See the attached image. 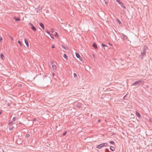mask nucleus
I'll use <instances>...</instances> for the list:
<instances>
[{
  "label": "nucleus",
  "mask_w": 152,
  "mask_h": 152,
  "mask_svg": "<svg viewBox=\"0 0 152 152\" xmlns=\"http://www.w3.org/2000/svg\"><path fill=\"white\" fill-rule=\"evenodd\" d=\"M93 57L94 58H95V55L94 54H93Z\"/></svg>",
  "instance_id": "obj_36"
},
{
  "label": "nucleus",
  "mask_w": 152,
  "mask_h": 152,
  "mask_svg": "<svg viewBox=\"0 0 152 152\" xmlns=\"http://www.w3.org/2000/svg\"><path fill=\"white\" fill-rule=\"evenodd\" d=\"M105 152H109V150L107 148H106L105 150Z\"/></svg>",
  "instance_id": "obj_34"
},
{
  "label": "nucleus",
  "mask_w": 152,
  "mask_h": 152,
  "mask_svg": "<svg viewBox=\"0 0 152 152\" xmlns=\"http://www.w3.org/2000/svg\"><path fill=\"white\" fill-rule=\"evenodd\" d=\"M62 48L66 50H67L68 49L66 47L64 46L63 45H62Z\"/></svg>",
  "instance_id": "obj_17"
},
{
  "label": "nucleus",
  "mask_w": 152,
  "mask_h": 152,
  "mask_svg": "<svg viewBox=\"0 0 152 152\" xmlns=\"http://www.w3.org/2000/svg\"><path fill=\"white\" fill-rule=\"evenodd\" d=\"M52 75H53V76H54L55 74L54 73H53Z\"/></svg>",
  "instance_id": "obj_42"
},
{
  "label": "nucleus",
  "mask_w": 152,
  "mask_h": 152,
  "mask_svg": "<svg viewBox=\"0 0 152 152\" xmlns=\"http://www.w3.org/2000/svg\"><path fill=\"white\" fill-rule=\"evenodd\" d=\"M136 114L137 116L139 118H140L141 117V116L140 115V114L138 112L136 111Z\"/></svg>",
  "instance_id": "obj_10"
},
{
  "label": "nucleus",
  "mask_w": 152,
  "mask_h": 152,
  "mask_svg": "<svg viewBox=\"0 0 152 152\" xmlns=\"http://www.w3.org/2000/svg\"><path fill=\"white\" fill-rule=\"evenodd\" d=\"M116 1L120 5L121 7L123 8L124 9L126 8L125 7L124 5L123 4L121 1L120 0H116Z\"/></svg>",
  "instance_id": "obj_3"
},
{
  "label": "nucleus",
  "mask_w": 152,
  "mask_h": 152,
  "mask_svg": "<svg viewBox=\"0 0 152 152\" xmlns=\"http://www.w3.org/2000/svg\"><path fill=\"white\" fill-rule=\"evenodd\" d=\"M110 150L113 151L115 150V148L113 147L110 146Z\"/></svg>",
  "instance_id": "obj_15"
},
{
  "label": "nucleus",
  "mask_w": 152,
  "mask_h": 152,
  "mask_svg": "<svg viewBox=\"0 0 152 152\" xmlns=\"http://www.w3.org/2000/svg\"><path fill=\"white\" fill-rule=\"evenodd\" d=\"M102 147H103V146L102 145V143L96 146V148L99 149H100Z\"/></svg>",
  "instance_id": "obj_7"
},
{
  "label": "nucleus",
  "mask_w": 152,
  "mask_h": 152,
  "mask_svg": "<svg viewBox=\"0 0 152 152\" xmlns=\"http://www.w3.org/2000/svg\"><path fill=\"white\" fill-rule=\"evenodd\" d=\"M13 19H20V18L19 17H14Z\"/></svg>",
  "instance_id": "obj_27"
},
{
  "label": "nucleus",
  "mask_w": 152,
  "mask_h": 152,
  "mask_svg": "<svg viewBox=\"0 0 152 152\" xmlns=\"http://www.w3.org/2000/svg\"><path fill=\"white\" fill-rule=\"evenodd\" d=\"M102 145L103 147L107 146L108 145V144L107 143H102Z\"/></svg>",
  "instance_id": "obj_13"
},
{
  "label": "nucleus",
  "mask_w": 152,
  "mask_h": 152,
  "mask_svg": "<svg viewBox=\"0 0 152 152\" xmlns=\"http://www.w3.org/2000/svg\"><path fill=\"white\" fill-rule=\"evenodd\" d=\"M48 34H50V32L48 31L47 30H46L45 31Z\"/></svg>",
  "instance_id": "obj_33"
},
{
  "label": "nucleus",
  "mask_w": 152,
  "mask_h": 152,
  "mask_svg": "<svg viewBox=\"0 0 152 152\" xmlns=\"http://www.w3.org/2000/svg\"><path fill=\"white\" fill-rule=\"evenodd\" d=\"M30 137V135L29 134H26V137L28 138Z\"/></svg>",
  "instance_id": "obj_25"
},
{
  "label": "nucleus",
  "mask_w": 152,
  "mask_h": 152,
  "mask_svg": "<svg viewBox=\"0 0 152 152\" xmlns=\"http://www.w3.org/2000/svg\"><path fill=\"white\" fill-rule=\"evenodd\" d=\"M51 31H52V33H53V32H54V30H53V28H52V29H51Z\"/></svg>",
  "instance_id": "obj_38"
},
{
  "label": "nucleus",
  "mask_w": 152,
  "mask_h": 152,
  "mask_svg": "<svg viewBox=\"0 0 152 152\" xmlns=\"http://www.w3.org/2000/svg\"><path fill=\"white\" fill-rule=\"evenodd\" d=\"M18 43L20 45V46H21L22 45L21 42L20 41H18Z\"/></svg>",
  "instance_id": "obj_26"
},
{
  "label": "nucleus",
  "mask_w": 152,
  "mask_h": 152,
  "mask_svg": "<svg viewBox=\"0 0 152 152\" xmlns=\"http://www.w3.org/2000/svg\"><path fill=\"white\" fill-rule=\"evenodd\" d=\"M8 36L10 38V39H11L12 41H13L14 40V39H13L12 37L11 36H10V35H9Z\"/></svg>",
  "instance_id": "obj_24"
},
{
  "label": "nucleus",
  "mask_w": 152,
  "mask_h": 152,
  "mask_svg": "<svg viewBox=\"0 0 152 152\" xmlns=\"http://www.w3.org/2000/svg\"><path fill=\"white\" fill-rule=\"evenodd\" d=\"M50 37H51L52 39H54V37L53 36H51V35H50Z\"/></svg>",
  "instance_id": "obj_37"
},
{
  "label": "nucleus",
  "mask_w": 152,
  "mask_h": 152,
  "mask_svg": "<svg viewBox=\"0 0 152 152\" xmlns=\"http://www.w3.org/2000/svg\"><path fill=\"white\" fill-rule=\"evenodd\" d=\"M36 120V118H34L33 119V121H35Z\"/></svg>",
  "instance_id": "obj_40"
},
{
  "label": "nucleus",
  "mask_w": 152,
  "mask_h": 152,
  "mask_svg": "<svg viewBox=\"0 0 152 152\" xmlns=\"http://www.w3.org/2000/svg\"><path fill=\"white\" fill-rule=\"evenodd\" d=\"M109 142L110 143L113 144V145H114V144H115L114 142L113 141H110Z\"/></svg>",
  "instance_id": "obj_22"
},
{
  "label": "nucleus",
  "mask_w": 152,
  "mask_h": 152,
  "mask_svg": "<svg viewBox=\"0 0 152 152\" xmlns=\"http://www.w3.org/2000/svg\"><path fill=\"white\" fill-rule=\"evenodd\" d=\"M3 40L2 37L1 36H0V42H1Z\"/></svg>",
  "instance_id": "obj_32"
},
{
  "label": "nucleus",
  "mask_w": 152,
  "mask_h": 152,
  "mask_svg": "<svg viewBox=\"0 0 152 152\" xmlns=\"http://www.w3.org/2000/svg\"><path fill=\"white\" fill-rule=\"evenodd\" d=\"M75 55L76 57L78 58H79L80 60H81V59H82V58L80 57L79 54L77 53H76Z\"/></svg>",
  "instance_id": "obj_6"
},
{
  "label": "nucleus",
  "mask_w": 152,
  "mask_h": 152,
  "mask_svg": "<svg viewBox=\"0 0 152 152\" xmlns=\"http://www.w3.org/2000/svg\"><path fill=\"white\" fill-rule=\"evenodd\" d=\"M17 142V144H18V142Z\"/></svg>",
  "instance_id": "obj_49"
},
{
  "label": "nucleus",
  "mask_w": 152,
  "mask_h": 152,
  "mask_svg": "<svg viewBox=\"0 0 152 152\" xmlns=\"http://www.w3.org/2000/svg\"><path fill=\"white\" fill-rule=\"evenodd\" d=\"M93 47L94 48L96 49L97 48V46L96 44L95 43H94L92 45Z\"/></svg>",
  "instance_id": "obj_12"
},
{
  "label": "nucleus",
  "mask_w": 152,
  "mask_h": 152,
  "mask_svg": "<svg viewBox=\"0 0 152 152\" xmlns=\"http://www.w3.org/2000/svg\"><path fill=\"white\" fill-rule=\"evenodd\" d=\"M81 105L82 104L81 103L79 102H77L75 104L76 106L78 108L81 107Z\"/></svg>",
  "instance_id": "obj_5"
},
{
  "label": "nucleus",
  "mask_w": 152,
  "mask_h": 152,
  "mask_svg": "<svg viewBox=\"0 0 152 152\" xmlns=\"http://www.w3.org/2000/svg\"><path fill=\"white\" fill-rule=\"evenodd\" d=\"M17 142V141H16V142Z\"/></svg>",
  "instance_id": "obj_46"
},
{
  "label": "nucleus",
  "mask_w": 152,
  "mask_h": 152,
  "mask_svg": "<svg viewBox=\"0 0 152 152\" xmlns=\"http://www.w3.org/2000/svg\"><path fill=\"white\" fill-rule=\"evenodd\" d=\"M17 142V144H18V142Z\"/></svg>",
  "instance_id": "obj_48"
},
{
  "label": "nucleus",
  "mask_w": 152,
  "mask_h": 152,
  "mask_svg": "<svg viewBox=\"0 0 152 152\" xmlns=\"http://www.w3.org/2000/svg\"><path fill=\"white\" fill-rule=\"evenodd\" d=\"M73 75H74V76L75 77H76L77 76V74L75 73H74Z\"/></svg>",
  "instance_id": "obj_31"
},
{
  "label": "nucleus",
  "mask_w": 152,
  "mask_h": 152,
  "mask_svg": "<svg viewBox=\"0 0 152 152\" xmlns=\"http://www.w3.org/2000/svg\"><path fill=\"white\" fill-rule=\"evenodd\" d=\"M144 83V81L143 80H139L136 81L134 83L132 84V86H137L138 85L139 86L140 85H143Z\"/></svg>",
  "instance_id": "obj_2"
},
{
  "label": "nucleus",
  "mask_w": 152,
  "mask_h": 152,
  "mask_svg": "<svg viewBox=\"0 0 152 152\" xmlns=\"http://www.w3.org/2000/svg\"><path fill=\"white\" fill-rule=\"evenodd\" d=\"M45 77H47V76L45 75Z\"/></svg>",
  "instance_id": "obj_50"
},
{
  "label": "nucleus",
  "mask_w": 152,
  "mask_h": 152,
  "mask_svg": "<svg viewBox=\"0 0 152 152\" xmlns=\"http://www.w3.org/2000/svg\"><path fill=\"white\" fill-rule=\"evenodd\" d=\"M101 45H102V47H107V46L106 45H105V44H102H102Z\"/></svg>",
  "instance_id": "obj_23"
},
{
  "label": "nucleus",
  "mask_w": 152,
  "mask_h": 152,
  "mask_svg": "<svg viewBox=\"0 0 152 152\" xmlns=\"http://www.w3.org/2000/svg\"><path fill=\"white\" fill-rule=\"evenodd\" d=\"M63 57L65 58L66 60L68 59V57L67 55L65 54L64 53V54Z\"/></svg>",
  "instance_id": "obj_14"
},
{
  "label": "nucleus",
  "mask_w": 152,
  "mask_h": 152,
  "mask_svg": "<svg viewBox=\"0 0 152 152\" xmlns=\"http://www.w3.org/2000/svg\"><path fill=\"white\" fill-rule=\"evenodd\" d=\"M29 24L31 26V29L34 31H37V29L33 25V24L31 23H29Z\"/></svg>",
  "instance_id": "obj_4"
},
{
  "label": "nucleus",
  "mask_w": 152,
  "mask_h": 152,
  "mask_svg": "<svg viewBox=\"0 0 152 152\" xmlns=\"http://www.w3.org/2000/svg\"><path fill=\"white\" fill-rule=\"evenodd\" d=\"M17 142V144H18V142Z\"/></svg>",
  "instance_id": "obj_47"
},
{
  "label": "nucleus",
  "mask_w": 152,
  "mask_h": 152,
  "mask_svg": "<svg viewBox=\"0 0 152 152\" xmlns=\"http://www.w3.org/2000/svg\"><path fill=\"white\" fill-rule=\"evenodd\" d=\"M66 132H67V131H66V132H64L63 134V136H64L66 134Z\"/></svg>",
  "instance_id": "obj_30"
},
{
  "label": "nucleus",
  "mask_w": 152,
  "mask_h": 152,
  "mask_svg": "<svg viewBox=\"0 0 152 152\" xmlns=\"http://www.w3.org/2000/svg\"><path fill=\"white\" fill-rule=\"evenodd\" d=\"M117 20L120 24L121 23V21H120L119 20Z\"/></svg>",
  "instance_id": "obj_29"
},
{
  "label": "nucleus",
  "mask_w": 152,
  "mask_h": 152,
  "mask_svg": "<svg viewBox=\"0 0 152 152\" xmlns=\"http://www.w3.org/2000/svg\"><path fill=\"white\" fill-rule=\"evenodd\" d=\"M17 119V117H14L12 118V121H15Z\"/></svg>",
  "instance_id": "obj_21"
},
{
  "label": "nucleus",
  "mask_w": 152,
  "mask_h": 152,
  "mask_svg": "<svg viewBox=\"0 0 152 152\" xmlns=\"http://www.w3.org/2000/svg\"><path fill=\"white\" fill-rule=\"evenodd\" d=\"M12 121H10V122H9V124H8V125L9 126H12Z\"/></svg>",
  "instance_id": "obj_20"
},
{
  "label": "nucleus",
  "mask_w": 152,
  "mask_h": 152,
  "mask_svg": "<svg viewBox=\"0 0 152 152\" xmlns=\"http://www.w3.org/2000/svg\"><path fill=\"white\" fill-rule=\"evenodd\" d=\"M0 57L2 59H3V58L4 57V56L3 54H1L0 55Z\"/></svg>",
  "instance_id": "obj_18"
},
{
  "label": "nucleus",
  "mask_w": 152,
  "mask_h": 152,
  "mask_svg": "<svg viewBox=\"0 0 152 152\" xmlns=\"http://www.w3.org/2000/svg\"><path fill=\"white\" fill-rule=\"evenodd\" d=\"M148 47L144 45L143 49L142 51L141 52V55L140 56V59H143V57L145 56H146V51L148 49Z\"/></svg>",
  "instance_id": "obj_1"
},
{
  "label": "nucleus",
  "mask_w": 152,
  "mask_h": 152,
  "mask_svg": "<svg viewBox=\"0 0 152 152\" xmlns=\"http://www.w3.org/2000/svg\"><path fill=\"white\" fill-rule=\"evenodd\" d=\"M123 38L124 39H126L127 38V37L126 36H124L123 37Z\"/></svg>",
  "instance_id": "obj_35"
},
{
  "label": "nucleus",
  "mask_w": 152,
  "mask_h": 152,
  "mask_svg": "<svg viewBox=\"0 0 152 152\" xmlns=\"http://www.w3.org/2000/svg\"><path fill=\"white\" fill-rule=\"evenodd\" d=\"M150 121L152 122V121H151V119H150Z\"/></svg>",
  "instance_id": "obj_44"
},
{
  "label": "nucleus",
  "mask_w": 152,
  "mask_h": 152,
  "mask_svg": "<svg viewBox=\"0 0 152 152\" xmlns=\"http://www.w3.org/2000/svg\"><path fill=\"white\" fill-rule=\"evenodd\" d=\"M1 114V112H0V115Z\"/></svg>",
  "instance_id": "obj_45"
},
{
  "label": "nucleus",
  "mask_w": 152,
  "mask_h": 152,
  "mask_svg": "<svg viewBox=\"0 0 152 152\" xmlns=\"http://www.w3.org/2000/svg\"><path fill=\"white\" fill-rule=\"evenodd\" d=\"M55 33L56 34H54V36L56 37H58L59 36L58 34L56 32H55Z\"/></svg>",
  "instance_id": "obj_19"
},
{
  "label": "nucleus",
  "mask_w": 152,
  "mask_h": 152,
  "mask_svg": "<svg viewBox=\"0 0 152 152\" xmlns=\"http://www.w3.org/2000/svg\"><path fill=\"white\" fill-rule=\"evenodd\" d=\"M98 121L99 122H100V120L99 119L98 120Z\"/></svg>",
  "instance_id": "obj_43"
},
{
  "label": "nucleus",
  "mask_w": 152,
  "mask_h": 152,
  "mask_svg": "<svg viewBox=\"0 0 152 152\" xmlns=\"http://www.w3.org/2000/svg\"><path fill=\"white\" fill-rule=\"evenodd\" d=\"M15 20L16 21H19L20 20Z\"/></svg>",
  "instance_id": "obj_41"
},
{
  "label": "nucleus",
  "mask_w": 152,
  "mask_h": 152,
  "mask_svg": "<svg viewBox=\"0 0 152 152\" xmlns=\"http://www.w3.org/2000/svg\"><path fill=\"white\" fill-rule=\"evenodd\" d=\"M39 25L43 29H45V27L44 24L42 23H39Z\"/></svg>",
  "instance_id": "obj_9"
},
{
  "label": "nucleus",
  "mask_w": 152,
  "mask_h": 152,
  "mask_svg": "<svg viewBox=\"0 0 152 152\" xmlns=\"http://www.w3.org/2000/svg\"><path fill=\"white\" fill-rule=\"evenodd\" d=\"M50 65H54V62L53 61H51V62H50Z\"/></svg>",
  "instance_id": "obj_28"
},
{
  "label": "nucleus",
  "mask_w": 152,
  "mask_h": 152,
  "mask_svg": "<svg viewBox=\"0 0 152 152\" xmlns=\"http://www.w3.org/2000/svg\"><path fill=\"white\" fill-rule=\"evenodd\" d=\"M55 48V47L53 45L52 46V48Z\"/></svg>",
  "instance_id": "obj_39"
},
{
  "label": "nucleus",
  "mask_w": 152,
  "mask_h": 152,
  "mask_svg": "<svg viewBox=\"0 0 152 152\" xmlns=\"http://www.w3.org/2000/svg\"><path fill=\"white\" fill-rule=\"evenodd\" d=\"M26 45L28 47H29V44L28 41L26 40V39H24Z\"/></svg>",
  "instance_id": "obj_8"
},
{
  "label": "nucleus",
  "mask_w": 152,
  "mask_h": 152,
  "mask_svg": "<svg viewBox=\"0 0 152 152\" xmlns=\"http://www.w3.org/2000/svg\"><path fill=\"white\" fill-rule=\"evenodd\" d=\"M56 66L55 65H53L52 66L51 69L53 70H54L56 69Z\"/></svg>",
  "instance_id": "obj_11"
},
{
  "label": "nucleus",
  "mask_w": 152,
  "mask_h": 152,
  "mask_svg": "<svg viewBox=\"0 0 152 152\" xmlns=\"http://www.w3.org/2000/svg\"><path fill=\"white\" fill-rule=\"evenodd\" d=\"M9 130L10 131H12L13 129V126H9Z\"/></svg>",
  "instance_id": "obj_16"
}]
</instances>
